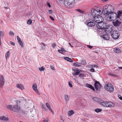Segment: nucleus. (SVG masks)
Returning a JSON list of instances; mask_svg holds the SVG:
<instances>
[{
	"instance_id": "nucleus-1",
	"label": "nucleus",
	"mask_w": 122,
	"mask_h": 122,
	"mask_svg": "<svg viewBox=\"0 0 122 122\" xmlns=\"http://www.w3.org/2000/svg\"><path fill=\"white\" fill-rule=\"evenodd\" d=\"M114 7L111 5H107L103 6V13L106 19L108 21L115 19L116 13L114 12Z\"/></svg>"
},
{
	"instance_id": "nucleus-2",
	"label": "nucleus",
	"mask_w": 122,
	"mask_h": 122,
	"mask_svg": "<svg viewBox=\"0 0 122 122\" xmlns=\"http://www.w3.org/2000/svg\"><path fill=\"white\" fill-rule=\"evenodd\" d=\"M92 14L93 16L94 20L95 22L97 23L102 22L104 19L102 17L98 15V13L101 14L102 12L101 10L98 9L94 10L93 12L92 11Z\"/></svg>"
},
{
	"instance_id": "nucleus-3",
	"label": "nucleus",
	"mask_w": 122,
	"mask_h": 122,
	"mask_svg": "<svg viewBox=\"0 0 122 122\" xmlns=\"http://www.w3.org/2000/svg\"><path fill=\"white\" fill-rule=\"evenodd\" d=\"M7 108L10 110L17 112H19L20 110V106L17 104L14 105H9L7 106Z\"/></svg>"
},
{
	"instance_id": "nucleus-4",
	"label": "nucleus",
	"mask_w": 122,
	"mask_h": 122,
	"mask_svg": "<svg viewBox=\"0 0 122 122\" xmlns=\"http://www.w3.org/2000/svg\"><path fill=\"white\" fill-rule=\"evenodd\" d=\"M75 3V0H65L64 4L67 7H71L74 5Z\"/></svg>"
},
{
	"instance_id": "nucleus-5",
	"label": "nucleus",
	"mask_w": 122,
	"mask_h": 122,
	"mask_svg": "<svg viewBox=\"0 0 122 122\" xmlns=\"http://www.w3.org/2000/svg\"><path fill=\"white\" fill-rule=\"evenodd\" d=\"M111 33L112 37L115 39H117L119 37L120 34L118 31L114 30L112 31Z\"/></svg>"
},
{
	"instance_id": "nucleus-6",
	"label": "nucleus",
	"mask_w": 122,
	"mask_h": 122,
	"mask_svg": "<svg viewBox=\"0 0 122 122\" xmlns=\"http://www.w3.org/2000/svg\"><path fill=\"white\" fill-rule=\"evenodd\" d=\"M105 89L107 91L110 92H112L114 90V87L112 85L108 83L105 86Z\"/></svg>"
},
{
	"instance_id": "nucleus-7",
	"label": "nucleus",
	"mask_w": 122,
	"mask_h": 122,
	"mask_svg": "<svg viewBox=\"0 0 122 122\" xmlns=\"http://www.w3.org/2000/svg\"><path fill=\"white\" fill-rule=\"evenodd\" d=\"M72 70L74 72L72 74L75 76H76L78 75L79 73L82 72V70L76 68H73Z\"/></svg>"
},
{
	"instance_id": "nucleus-8",
	"label": "nucleus",
	"mask_w": 122,
	"mask_h": 122,
	"mask_svg": "<svg viewBox=\"0 0 122 122\" xmlns=\"http://www.w3.org/2000/svg\"><path fill=\"white\" fill-rule=\"evenodd\" d=\"M112 23L114 25L115 27L119 26L122 23L121 22L118 20L112 21Z\"/></svg>"
},
{
	"instance_id": "nucleus-9",
	"label": "nucleus",
	"mask_w": 122,
	"mask_h": 122,
	"mask_svg": "<svg viewBox=\"0 0 122 122\" xmlns=\"http://www.w3.org/2000/svg\"><path fill=\"white\" fill-rule=\"evenodd\" d=\"M32 88L39 95H40V93L37 88V85L36 83L32 85Z\"/></svg>"
},
{
	"instance_id": "nucleus-10",
	"label": "nucleus",
	"mask_w": 122,
	"mask_h": 122,
	"mask_svg": "<svg viewBox=\"0 0 122 122\" xmlns=\"http://www.w3.org/2000/svg\"><path fill=\"white\" fill-rule=\"evenodd\" d=\"M0 88H1L4 85L5 83L4 79L3 76L0 77Z\"/></svg>"
},
{
	"instance_id": "nucleus-11",
	"label": "nucleus",
	"mask_w": 122,
	"mask_h": 122,
	"mask_svg": "<svg viewBox=\"0 0 122 122\" xmlns=\"http://www.w3.org/2000/svg\"><path fill=\"white\" fill-rule=\"evenodd\" d=\"M95 88L97 90H99L101 87V85L97 81H96L94 84Z\"/></svg>"
},
{
	"instance_id": "nucleus-12",
	"label": "nucleus",
	"mask_w": 122,
	"mask_h": 122,
	"mask_svg": "<svg viewBox=\"0 0 122 122\" xmlns=\"http://www.w3.org/2000/svg\"><path fill=\"white\" fill-rule=\"evenodd\" d=\"M106 107H113L114 106V103L110 102H107Z\"/></svg>"
},
{
	"instance_id": "nucleus-13",
	"label": "nucleus",
	"mask_w": 122,
	"mask_h": 122,
	"mask_svg": "<svg viewBox=\"0 0 122 122\" xmlns=\"http://www.w3.org/2000/svg\"><path fill=\"white\" fill-rule=\"evenodd\" d=\"M117 14H116V17L115 18V19H112V20H111L110 21H114L117 18H119L121 16V15L122 14V12L121 11H119L117 12Z\"/></svg>"
},
{
	"instance_id": "nucleus-14",
	"label": "nucleus",
	"mask_w": 122,
	"mask_h": 122,
	"mask_svg": "<svg viewBox=\"0 0 122 122\" xmlns=\"http://www.w3.org/2000/svg\"><path fill=\"white\" fill-rule=\"evenodd\" d=\"M98 23L96 25L97 27L99 29H105V28L104 27L103 25V23L102 22L97 23Z\"/></svg>"
},
{
	"instance_id": "nucleus-15",
	"label": "nucleus",
	"mask_w": 122,
	"mask_h": 122,
	"mask_svg": "<svg viewBox=\"0 0 122 122\" xmlns=\"http://www.w3.org/2000/svg\"><path fill=\"white\" fill-rule=\"evenodd\" d=\"M91 21L89 22L87 24V25L88 27H92L95 25L96 24L95 22Z\"/></svg>"
},
{
	"instance_id": "nucleus-16",
	"label": "nucleus",
	"mask_w": 122,
	"mask_h": 122,
	"mask_svg": "<svg viewBox=\"0 0 122 122\" xmlns=\"http://www.w3.org/2000/svg\"><path fill=\"white\" fill-rule=\"evenodd\" d=\"M85 86H86V87L90 88L91 89H92L94 91H95V90L94 88V87L90 84H89L88 83H86L85 84Z\"/></svg>"
},
{
	"instance_id": "nucleus-17",
	"label": "nucleus",
	"mask_w": 122,
	"mask_h": 122,
	"mask_svg": "<svg viewBox=\"0 0 122 122\" xmlns=\"http://www.w3.org/2000/svg\"><path fill=\"white\" fill-rule=\"evenodd\" d=\"M16 87L22 90L24 89V86L20 84H18L16 86Z\"/></svg>"
},
{
	"instance_id": "nucleus-18",
	"label": "nucleus",
	"mask_w": 122,
	"mask_h": 122,
	"mask_svg": "<svg viewBox=\"0 0 122 122\" xmlns=\"http://www.w3.org/2000/svg\"><path fill=\"white\" fill-rule=\"evenodd\" d=\"M74 113V111L72 110H71L69 111L68 113V115L71 116H72L73 114Z\"/></svg>"
},
{
	"instance_id": "nucleus-19",
	"label": "nucleus",
	"mask_w": 122,
	"mask_h": 122,
	"mask_svg": "<svg viewBox=\"0 0 122 122\" xmlns=\"http://www.w3.org/2000/svg\"><path fill=\"white\" fill-rule=\"evenodd\" d=\"M64 59L65 60H66V61H69L70 62H73V61L72 59L71 58L69 57H64Z\"/></svg>"
},
{
	"instance_id": "nucleus-20",
	"label": "nucleus",
	"mask_w": 122,
	"mask_h": 122,
	"mask_svg": "<svg viewBox=\"0 0 122 122\" xmlns=\"http://www.w3.org/2000/svg\"><path fill=\"white\" fill-rule=\"evenodd\" d=\"M102 37L105 40H108L109 39V36L107 35H103Z\"/></svg>"
},
{
	"instance_id": "nucleus-21",
	"label": "nucleus",
	"mask_w": 122,
	"mask_h": 122,
	"mask_svg": "<svg viewBox=\"0 0 122 122\" xmlns=\"http://www.w3.org/2000/svg\"><path fill=\"white\" fill-rule=\"evenodd\" d=\"M113 51L114 52L116 53H119L121 52V50L117 48L114 49Z\"/></svg>"
},
{
	"instance_id": "nucleus-22",
	"label": "nucleus",
	"mask_w": 122,
	"mask_h": 122,
	"mask_svg": "<svg viewBox=\"0 0 122 122\" xmlns=\"http://www.w3.org/2000/svg\"><path fill=\"white\" fill-rule=\"evenodd\" d=\"M82 64L81 63H78V62H76L74 64V66L77 67H79Z\"/></svg>"
},
{
	"instance_id": "nucleus-23",
	"label": "nucleus",
	"mask_w": 122,
	"mask_h": 122,
	"mask_svg": "<svg viewBox=\"0 0 122 122\" xmlns=\"http://www.w3.org/2000/svg\"><path fill=\"white\" fill-rule=\"evenodd\" d=\"M46 105L47 108L51 112H52V110L51 109L50 106L49 104L48 103H46Z\"/></svg>"
},
{
	"instance_id": "nucleus-24",
	"label": "nucleus",
	"mask_w": 122,
	"mask_h": 122,
	"mask_svg": "<svg viewBox=\"0 0 122 122\" xmlns=\"http://www.w3.org/2000/svg\"><path fill=\"white\" fill-rule=\"evenodd\" d=\"M64 97L66 102H67L69 100L68 95L66 94L65 95H64Z\"/></svg>"
},
{
	"instance_id": "nucleus-25",
	"label": "nucleus",
	"mask_w": 122,
	"mask_h": 122,
	"mask_svg": "<svg viewBox=\"0 0 122 122\" xmlns=\"http://www.w3.org/2000/svg\"><path fill=\"white\" fill-rule=\"evenodd\" d=\"M107 103V102H102L100 104L103 106L106 107Z\"/></svg>"
},
{
	"instance_id": "nucleus-26",
	"label": "nucleus",
	"mask_w": 122,
	"mask_h": 122,
	"mask_svg": "<svg viewBox=\"0 0 122 122\" xmlns=\"http://www.w3.org/2000/svg\"><path fill=\"white\" fill-rule=\"evenodd\" d=\"M102 110L98 108L96 109H95V111L97 112H101L102 111Z\"/></svg>"
},
{
	"instance_id": "nucleus-27",
	"label": "nucleus",
	"mask_w": 122,
	"mask_h": 122,
	"mask_svg": "<svg viewBox=\"0 0 122 122\" xmlns=\"http://www.w3.org/2000/svg\"><path fill=\"white\" fill-rule=\"evenodd\" d=\"M8 120V119L7 117H5L4 116L2 117V120L7 121Z\"/></svg>"
},
{
	"instance_id": "nucleus-28",
	"label": "nucleus",
	"mask_w": 122,
	"mask_h": 122,
	"mask_svg": "<svg viewBox=\"0 0 122 122\" xmlns=\"http://www.w3.org/2000/svg\"><path fill=\"white\" fill-rule=\"evenodd\" d=\"M10 51H7V53H6L5 55V57L6 59L7 58L9 57V53Z\"/></svg>"
},
{
	"instance_id": "nucleus-29",
	"label": "nucleus",
	"mask_w": 122,
	"mask_h": 122,
	"mask_svg": "<svg viewBox=\"0 0 122 122\" xmlns=\"http://www.w3.org/2000/svg\"><path fill=\"white\" fill-rule=\"evenodd\" d=\"M4 35L3 32L2 31H1L0 32V36L1 37H3Z\"/></svg>"
},
{
	"instance_id": "nucleus-30",
	"label": "nucleus",
	"mask_w": 122,
	"mask_h": 122,
	"mask_svg": "<svg viewBox=\"0 0 122 122\" xmlns=\"http://www.w3.org/2000/svg\"><path fill=\"white\" fill-rule=\"evenodd\" d=\"M32 22L31 20H28L27 21V23L29 25H30L31 24Z\"/></svg>"
},
{
	"instance_id": "nucleus-31",
	"label": "nucleus",
	"mask_w": 122,
	"mask_h": 122,
	"mask_svg": "<svg viewBox=\"0 0 122 122\" xmlns=\"http://www.w3.org/2000/svg\"><path fill=\"white\" fill-rule=\"evenodd\" d=\"M76 10L81 13H83L84 12V11H83L81 10H80V9H77Z\"/></svg>"
},
{
	"instance_id": "nucleus-32",
	"label": "nucleus",
	"mask_w": 122,
	"mask_h": 122,
	"mask_svg": "<svg viewBox=\"0 0 122 122\" xmlns=\"http://www.w3.org/2000/svg\"><path fill=\"white\" fill-rule=\"evenodd\" d=\"M84 76V74L82 73H81L79 74V76L80 77H82Z\"/></svg>"
},
{
	"instance_id": "nucleus-33",
	"label": "nucleus",
	"mask_w": 122,
	"mask_h": 122,
	"mask_svg": "<svg viewBox=\"0 0 122 122\" xmlns=\"http://www.w3.org/2000/svg\"><path fill=\"white\" fill-rule=\"evenodd\" d=\"M9 35L11 36H14V34L13 33V32L11 31H10L9 33Z\"/></svg>"
},
{
	"instance_id": "nucleus-34",
	"label": "nucleus",
	"mask_w": 122,
	"mask_h": 122,
	"mask_svg": "<svg viewBox=\"0 0 122 122\" xmlns=\"http://www.w3.org/2000/svg\"><path fill=\"white\" fill-rule=\"evenodd\" d=\"M17 38L18 41L19 42H20V41H21V40L20 39V38L18 36H17Z\"/></svg>"
},
{
	"instance_id": "nucleus-35",
	"label": "nucleus",
	"mask_w": 122,
	"mask_h": 122,
	"mask_svg": "<svg viewBox=\"0 0 122 122\" xmlns=\"http://www.w3.org/2000/svg\"><path fill=\"white\" fill-rule=\"evenodd\" d=\"M45 69V67H42L39 68V70L41 71H43Z\"/></svg>"
},
{
	"instance_id": "nucleus-36",
	"label": "nucleus",
	"mask_w": 122,
	"mask_h": 122,
	"mask_svg": "<svg viewBox=\"0 0 122 122\" xmlns=\"http://www.w3.org/2000/svg\"><path fill=\"white\" fill-rule=\"evenodd\" d=\"M19 43L20 44V45L22 47H23V42L22 41H20V42H19Z\"/></svg>"
},
{
	"instance_id": "nucleus-37",
	"label": "nucleus",
	"mask_w": 122,
	"mask_h": 122,
	"mask_svg": "<svg viewBox=\"0 0 122 122\" xmlns=\"http://www.w3.org/2000/svg\"><path fill=\"white\" fill-rule=\"evenodd\" d=\"M68 84H69V86L70 87H72V84L71 83V82L69 81L68 82Z\"/></svg>"
},
{
	"instance_id": "nucleus-38",
	"label": "nucleus",
	"mask_w": 122,
	"mask_h": 122,
	"mask_svg": "<svg viewBox=\"0 0 122 122\" xmlns=\"http://www.w3.org/2000/svg\"><path fill=\"white\" fill-rule=\"evenodd\" d=\"M93 100L96 101H98V98L97 97H95L93 98Z\"/></svg>"
},
{
	"instance_id": "nucleus-39",
	"label": "nucleus",
	"mask_w": 122,
	"mask_h": 122,
	"mask_svg": "<svg viewBox=\"0 0 122 122\" xmlns=\"http://www.w3.org/2000/svg\"><path fill=\"white\" fill-rule=\"evenodd\" d=\"M109 75L113 77H115L116 76L114 74H112L111 73H109Z\"/></svg>"
},
{
	"instance_id": "nucleus-40",
	"label": "nucleus",
	"mask_w": 122,
	"mask_h": 122,
	"mask_svg": "<svg viewBox=\"0 0 122 122\" xmlns=\"http://www.w3.org/2000/svg\"><path fill=\"white\" fill-rule=\"evenodd\" d=\"M10 44L13 46H15V43L12 41H10Z\"/></svg>"
},
{
	"instance_id": "nucleus-41",
	"label": "nucleus",
	"mask_w": 122,
	"mask_h": 122,
	"mask_svg": "<svg viewBox=\"0 0 122 122\" xmlns=\"http://www.w3.org/2000/svg\"><path fill=\"white\" fill-rule=\"evenodd\" d=\"M97 67V66L96 65H92V66L91 67V68H95V67Z\"/></svg>"
},
{
	"instance_id": "nucleus-42",
	"label": "nucleus",
	"mask_w": 122,
	"mask_h": 122,
	"mask_svg": "<svg viewBox=\"0 0 122 122\" xmlns=\"http://www.w3.org/2000/svg\"><path fill=\"white\" fill-rule=\"evenodd\" d=\"M61 49L62 50V52H66V51H65V49L61 47Z\"/></svg>"
},
{
	"instance_id": "nucleus-43",
	"label": "nucleus",
	"mask_w": 122,
	"mask_h": 122,
	"mask_svg": "<svg viewBox=\"0 0 122 122\" xmlns=\"http://www.w3.org/2000/svg\"><path fill=\"white\" fill-rule=\"evenodd\" d=\"M90 70L92 72H94V70L93 68H92L90 69Z\"/></svg>"
},
{
	"instance_id": "nucleus-44",
	"label": "nucleus",
	"mask_w": 122,
	"mask_h": 122,
	"mask_svg": "<svg viewBox=\"0 0 122 122\" xmlns=\"http://www.w3.org/2000/svg\"><path fill=\"white\" fill-rule=\"evenodd\" d=\"M119 98L121 100H122V97L121 95H119L118 96Z\"/></svg>"
},
{
	"instance_id": "nucleus-45",
	"label": "nucleus",
	"mask_w": 122,
	"mask_h": 122,
	"mask_svg": "<svg viewBox=\"0 0 122 122\" xmlns=\"http://www.w3.org/2000/svg\"><path fill=\"white\" fill-rule=\"evenodd\" d=\"M50 17L51 19L53 21H54V19L53 17L50 16Z\"/></svg>"
},
{
	"instance_id": "nucleus-46",
	"label": "nucleus",
	"mask_w": 122,
	"mask_h": 122,
	"mask_svg": "<svg viewBox=\"0 0 122 122\" xmlns=\"http://www.w3.org/2000/svg\"><path fill=\"white\" fill-rule=\"evenodd\" d=\"M56 46V44L54 43H53L52 44V46L53 47V48H54L55 46Z\"/></svg>"
},
{
	"instance_id": "nucleus-47",
	"label": "nucleus",
	"mask_w": 122,
	"mask_h": 122,
	"mask_svg": "<svg viewBox=\"0 0 122 122\" xmlns=\"http://www.w3.org/2000/svg\"><path fill=\"white\" fill-rule=\"evenodd\" d=\"M50 67L51 68L52 70H54L55 69V68L53 66H51Z\"/></svg>"
},
{
	"instance_id": "nucleus-48",
	"label": "nucleus",
	"mask_w": 122,
	"mask_h": 122,
	"mask_svg": "<svg viewBox=\"0 0 122 122\" xmlns=\"http://www.w3.org/2000/svg\"><path fill=\"white\" fill-rule=\"evenodd\" d=\"M42 107L45 110H46V108L45 106H44L43 105H42Z\"/></svg>"
},
{
	"instance_id": "nucleus-49",
	"label": "nucleus",
	"mask_w": 122,
	"mask_h": 122,
	"mask_svg": "<svg viewBox=\"0 0 122 122\" xmlns=\"http://www.w3.org/2000/svg\"><path fill=\"white\" fill-rule=\"evenodd\" d=\"M58 51L60 53L62 54V51L61 49L58 50Z\"/></svg>"
},
{
	"instance_id": "nucleus-50",
	"label": "nucleus",
	"mask_w": 122,
	"mask_h": 122,
	"mask_svg": "<svg viewBox=\"0 0 122 122\" xmlns=\"http://www.w3.org/2000/svg\"><path fill=\"white\" fill-rule=\"evenodd\" d=\"M87 46L90 49H91L92 48V46H89V45H87Z\"/></svg>"
},
{
	"instance_id": "nucleus-51",
	"label": "nucleus",
	"mask_w": 122,
	"mask_h": 122,
	"mask_svg": "<svg viewBox=\"0 0 122 122\" xmlns=\"http://www.w3.org/2000/svg\"><path fill=\"white\" fill-rule=\"evenodd\" d=\"M49 13L50 14H51L52 13V10H49L48 11Z\"/></svg>"
},
{
	"instance_id": "nucleus-52",
	"label": "nucleus",
	"mask_w": 122,
	"mask_h": 122,
	"mask_svg": "<svg viewBox=\"0 0 122 122\" xmlns=\"http://www.w3.org/2000/svg\"><path fill=\"white\" fill-rule=\"evenodd\" d=\"M47 5L49 7H51V6L50 3H47Z\"/></svg>"
},
{
	"instance_id": "nucleus-53",
	"label": "nucleus",
	"mask_w": 122,
	"mask_h": 122,
	"mask_svg": "<svg viewBox=\"0 0 122 122\" xmlns=\"http://www.w3.org/2000/svg\"><path fill=\"white\" fill-rule=\"evenodd\" d=\"M119 18L121 20H122V15L120 16Z\"/></svg>"
},
{
	"instance_id": "nucleus-54",
	"label": "nucleus",
	"mask_w": 122,
	"mask_h": 122,
	"mask_svg": "<svg viewBox=\"0 0 122 122\" xmlns=\"http://www.w3.org/2000/svg\"><path fill=\"white\" fill-rule=\"evenodd\" d=\"M43 122H48V120H44L43 121Z\"/></svg>"
},
{
	"instance_id": "nucleus-55",
	"label": "nucleus",
	"mask_w": 122,
	"mask_h": 122,
	"mask_svg": "<svg viewBox=\"0 0 122 122\" xmlns=\"http://www.w3.org/2000/svg\"><path fill=\"white\" fill-rule=\"evenodd\" d=\"M0 120H2V117L0 116Z\"/></svg>"
},
{
	"instance_id": "nucleus-56",
	"label": "nucleus",
	"mask_w": 122,
	"mask_h": 122,
	"mask_svg": "<svg viewBox=\"0 0 122 122\" xmlns=\"http://www.w3.org/2000/svg\"><path fill=\"white\" fill-rule=\"evenodd\" d=\"M41 44L42 45H43L44 46H45V44L43 43H42Z\"/></svg>"
},
{
	"instance_id": "nucleus-57",
	"label": "nucleus",
	"mask_w": 122,
	"mask_h": 122,
	"mask_svg": "<svg viewBox=\"0 0 122 122\" xmlns=\"http://www.w3.org/2000/svg\"><path fill=\"white\" fill-rule=\"evenodd\" d=\"M69 45H70L72 47H73V46H72L70 44V43H69Z\"/></svg>"
},
{
	"instance_id": "nucleus-58",
	"label": "nucleus",
	"mask_w": 122,
	"mask_h": 122,
	"mask_svg": "<svg viewBox=\"0 0 122 122\" xmlns=\"http://www.w3.org/2000/svg\"><path fill=\"white\" fill-rule=\"evenodd\" d=\"M4 7L6 9H8V7Z\"/></svg>"
},
{
	"instance_id": "nucleus-59",
	"label": "nucleus",
	"mask_w": 122,
	"mask_h": 122,
	"mask_svg": "<svg viewBox=\"0 0 122 122\" xmlns=\"http://www.w3.org/2000/svg\"><path fill=\"white\" fill-rule=\"evenodd\" d=\"M120 69H122V67H119Z\"/></svg>"
},
{
	"instance_id": "nucleus-60",
	"label": "nucleus",
	"mask_w": 122,
	"mask_h": 122,
	"mask_svg": "<svg viewBox=\"0 0 122 122\" xmlns=\"http://www.w3.org/2000/svg\"><path fill=\"white\" fill-rule=\"evenodd\" d=\"M61 120L62 121H63V122H64V120H63V119H61Z\"/></svg>"
},
{
	"instance_id": "nucleus-61",
	"label": "nucleus",
	"mask_w": 122,
	"mask_h": 122,
	"mask_svg": "<svg viewBox=\"0 0 122 122\" xmlns=\"http://www.w3.org/2000/svg\"><path fill=\"white\" fill-rule=\"evenodd\" d=\"M61 119L62 118V116H61Z\"/></svg>"
},
{
	"instance_id": "nucleus-62",
	"label": "nucleus",
	"mask_w": 122,
	"mask_h": 122,
	"mask_svg": "<svg viewBox=\"0 0 122 122\" xmlns=\"http://www.w3.org/2000/svg\"><path fill=\"white\" fill-rule=\"evenodd\" d=\"M53 113L54 112L52 111V112H51Z\"/></svg>"
},
{
	"instance_id": "nucleus-63",
	"label": "nucleus",
	"mask_w": 122,
	"mask_h": 122,
	"mask_svg": "<svg viewBox=\"0 0 122 122\" xmlns=\"http://www.w3.org/2000/svg\"><path fill=\"white\" fill-rule=\"evenodd\" d=\"M20 122H22V121H20Z\"/></svg>"
},
{
	"instance_id": "nucleus-64",
	"label": "nucleus",
	"mask_w": 122,
	"mask_h": 122,
	"mask_svg": "<svg viewBox=\"0 0 122 122\" xmlns=\"http://www.w3.org/2000/svg\"><path fill=\"white\" fill-rule=\"evenodd\" d=\"M19 1H20V0H19Z\"/></svg>"
}]
</instances>
